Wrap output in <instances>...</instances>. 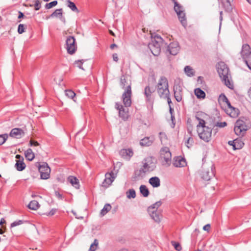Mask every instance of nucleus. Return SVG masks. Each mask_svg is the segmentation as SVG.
Returning <instances> with one entry per match:
<instances>
[{"label": "nucleus", "mask_w": 251, "mask_h": 251, "mask_svg": "<svg viewBox=\"0 0 251 251\" xmlns=\"http://www.w3.org/2000/svg\"><path fill=\"white\" fill-rule=\"evenodd\" d=\"M210 224H207L203 227V229L208 232L210 230Z\"/></svg>", "instance_id": "13d9d810"}, {"label": "nucleus", "mask_w": 251, "mask_h": 251, "mask_svg": "<svg viewBox=\"0 0 251 251\" xmlns=\"http://www.w3.org/2000/svg\"><path fill=\"white\" fill-rule=\"evenodd\" d=\"M68 181L75 188H79V180L76 177L70 176L68 177Z\"/></svg>", "instance_id": "b1692460"}, {"label": "nucleus", "mask_w": 251, "mask_h": 251, "mask_svg": "<svg viewBox=\"0 0 251 251\" xmlns=\"http://www.w3.org/2000/svg\"><path fill=\"white\" fill-rule=\"evenodd\" d=\"M151 218L156 222L159 223L160 221L161 214L157 211L151 210V211H148Z\"/></svg>", "instance_id": "4be33fe9"}, {"label": "nucleus", "mask_w": 251, "mask_h": 251, "mask_svg": "<svg viewBox=\"0 0 251 251\" xmlns=\"http://www.w3.org/2000/svg\"><path fill=\"white\" fill-rule=\"evenodd\" d=\"M8 138L7 134L0 135V145H2L7 140Z\"/></svg>", "instance_id": "09e8293b"}, {"label": "nucleus", "mask_w": 251, "mask_h": 251, "mask_svg": "<svg viewBox=\"0 0 251 251\" xmlns=\"http://www.w3.org/2000/svg\"><path fill=\"white\" fill-rule=\"evenodd\" d=\"M65 94L66 96H67L69 98L72 99H74V98L75 96V93L71 90H66L65 91Z\"/></svg>", "instance_id": "c03bdc74"}, {"label": "nucleus", "mask_w": 251, "mask_h": 251, "mask_svg": "<svg viewBox=\"0 0 251 251\" xmlns=\"http://www.w3.org/2000/svg\"><path fill=\"white\" fill-rule=\"evenodd\" d=\"M117 174L111 172L105 174V178L102 182V186L105 188L108 187L111 184L115 178L116 177Z\"/></svg>", "instance_id": "f8f14e48"}, {"label": "nucleus", "mask_w": 251, "mask_h": 251, "mask_svg": "<svg viewBox=\"0 0 251 251\" xmlns=\"http://www.w3.org/2000/svg\"><path fill=\"white\" fill-rule=\"evenodd\" d=\"M29 208L32 210H36L39 207V204L36 201H32L28 205Z\"/></svg>", "instance_id": "e433bc0d"}, {"label": "nucleus", "mask_w": 251, "mask_h": 251, "mask_svg": "<svg viewBox=\"0 0 251 251\" xmlns=\"http://www.w3.org/2000/svg\"><path fill=\"white\" fill-rule=\"evenodd\" d=\"M62 9L61 8L56 9L50 16V17H62Z\"/></svg>", "instance_id": "ea45409f"}, {"label": "nucleus", "mask_w": 251, "mask_h": 251, "mask_svg": "<svg viewBox=\"0 0 251 251\" xmlns=\"http://www.w3.org/2000/svg\"><path fill=\"white\" fill-rule=\"evenodd\" d=\"M115 108L119 111V115L124 120H126L128 118V112L126 109L123 106L116 102L115 104Z\"/></svg>", "instance_id": "2eb2a0df"}, {"label": "nucleus", "mask_w": 251, "mask_h": 251, "mask_svg": "<svg viewBox=\"0 0 251 251\" xmlns=\"http://www.w3.org/2000/svg\"><path fill=\"white\" fill-rule=\"evenodd\" d=\"M240 54L243 60L251 70V48L250 46L247 44H243Z\"/></svg>", "instance_id": "20e7f679"}, {"label": "nucleus", "mask_w": 251, "mask_h": 251, "mask_svg": "<svg viewBox=\"0 0 251 251\" xmlns=\"http://www.w3.org/2000/svg\"><path fill=\"white\" fill-rule=\"evenodd\" d=\"M226 1H223V7L226 11L230 10L231 9V5L230 4V0H225Z\"/></svg>", "instance_id": "79ce46f5"}, {"label": "nucleus", "mask_w": 251, "mask_h": 251, "mask_svg": "<svg viewBox=\"0 0 251 251\" xmlns=\"http://www.w3.org/2000/svg\"><path fill=\"white\" fill-rule=\"evenodd\" d=\"M155 88L160 98L166 97L170 95L168 81L164 76H161L160 77Z\"/></svg>", "instance_id": "f03ea898"}, {"label": "nucleus", "mask_w": 251, "mask_h": 251, "mask_svg": "<svg viewBox=\"0 0 251 251\" xmlns=\"http://www.w3.org/2000/svg\"><path fill=\"white\" fill-rule=\"evenodd\" d=\"M244 143L240 139L234 140L233 150H239L244 146Z\"/></svg>", "instance_id": "cd10ccee"}, {"label": "nucleus", "mask_w": 251, "mask_h": 251, "mask_svg": "<svg viewBox=\"0 0 251 251\" xmlns=\"http://www.w3.org/2000/svg\"><path fill=\"white\" fill-rule=\"evenodd\" d=\"M217 72L225 84L229 88L232 89L233 85L230 83L229 80L230 75L229 74V69L227 66L223 62L219 63L217 67Z\"/></svg>", "instance_id": "f257e3e1"}, {"label": "nucleus", "mask_w": 251, "mask_h": 251, "mask_svg": "<svg viewBox=\"0 0 251 251\" xmlns=\"http://www.w3.org/2000/svg\"><path fill=\"white\" fill-rule=\"evenodd\" d=\"M171 244L174 247L175 249L177 251H180L182 249L180 244L175 241H171Z\"/></svg>", "instance_id": "a18cd8bd"}, {"label": "nucleus", "mask_w": 251, "mask_h": 251, "mask_svg": "<svg viewBox=\"0 0 251 251\" xmlns=\"http://www.w3.org/2000/svg\"><path fill=\"white\" fill-rule=\"evenodd\" d=\"M159 138L161 143L165 142L167 140L166 134L163 132H160L159 133Z\"/></svg>", "instance_id": "de8ad7c7"}, {"label": "nucleus", "mask_w": 251, "mask_h": 251, "mask_svg": "<svg viewBox=\"0 0 251 251\" xmlns=\"http://www.w3.org/2000/svg\"><path fill=\"white\" fill-rule=\"evenodd\" d=\"M142 168L145 171L151 172L156 168V163L154 158L151 156H148L142 161Z\"/></svg>", "instance_id": "0eeeda50"}, {"label": "nucleus", "mask_w": 251, "mask_h": 251, "mask_svg": "<svg viewBox=\"0 0 251 251\" xmlns=\"http://www.w3.org/2000/svg\"><path fill=\"white\" fill-rule=\"evenodd\" d=\"M23 221L22 220L16 221L11 223L10 226L11 227H13L14 226L22 225L23 224Z\"/></svg>", "instance_id": "864d4df0"}, {"label": "nucleus", "mask_w": 251, "mask_h": 251, "mask_svg": "<svg viewBox=\"0 0 251 251\" xmlns=\"http://www.w3.org/2000/svg\"><path fill=\"white\" fill-rule=\"evenodd\" d=\"M193 139L191 137H189L185 142V144L188 148H190L193 145Z\"/></svg>", "instance_id": "3c124183"}, {"label": "nucleus", "mask_w": 251, "mask_h": 251, "mask_svg": "<svg viewBox=\"0 0 251 251\" xmlns=\"http://www.w3.org/2000/svg\"><path fill=\"white\" fill-rule=\"evenodd\" d=\"M201 178L205 180H209L211 178L214 176L213 172H212V168H210V171L209 169L202 168V170L201 172Z\"/></svg>", "instance_id": "dca6fc26"}, {"label": "nucleus", "mask_w": 251, "mask_h": 251, "mask_svg": "<svg viewBox=\"0 0 251 251\" xmlns=\"http://www.w3.org/2000/svg\"><path fill=\"white\" fill-rule=\"evenodd\" d=\"M92 244L94 245L95 247H98L99 245V242L98 240L95 239L94 241V243Z\"/></svg>", "instance_id": "69168bd1"}, {"label": "nucleus", "mask_w": 251, "mask_h": 251, "mask_svg": "<svg viewBox=\"0 0 251 251\" xmlns=\"http://www.w3.org/2000/svg\"><path fill=\"white\" fill-rule=\"evenodd\" d=\"M25 135L24 130L20 128H15L12 129L10 133L9 136L12 138L19 139L23 137Z\"/></svg>", "instance_id": "f3484780"}, {"label": "nucleus", "mask_w": 251, "mask_h": 251, "mask_svg": "<svg viewBox=\"0 0 251 251\" xmlns=\"http://www.w3.org/2000/svg\"><path fill=\"white\" fill-rule=\"evenodd\" d=\"M220 100L224 102H225L230 110H233L234 111H235V109L231 105L229 101L225 95L221 94L220 96Z\"/></svg>", "instance_id": "c85d7f7f"}, {"label": "nucleus", "mask_w": 251, "mask_h": 251, "mask_svg": "<svg viewBox=\"0 0 251 251\" xmlns=\"http://www.w3.org/2000/svg\"><path fill=\"white\" fill-rule=\"evenodd\" d=\"M111 209V206L109 204H105L103 208L100 211V215L101 216L105 215L108 211Z\"/></svg>", "instance_id": "4c0bfd02"}, {"label": "nucleus", "mask_w": 251, "mask_h": 251, "mask_svg": "<svg viewBox=\"0 0 251 251\" xmlns=\"http://www.w3.org/2000/svg\"><path fill=\"white\" fill-rule=\"evenodd\" d=\"M113 60L115 62H117L119 60L118 54L117 53H114L112 55Z\"/></svg>", "instance_id": "bf43d9fd"}, {"label": "nucleus", "mask_w": 251, "mask_h": 251, "mask_svg": "<svg viewBox=\"0 0 251 251\" xmlns=\"http://www.w3.org/2000/svg\"><path fill=\"white\" fill-rule=\"evenodd\" d=\"M227 124L226 122H217L216 126L219 127H224L226 126Z\"/></svg>", "instance_id": "6e6d98bb"}, {"label": "nucleus", "mask_w": 251, "mask_h": 251, "mask_svg": "<svg viewBox=\"0 0 251 251\" xmlns=\"http://www.w3.org/2000/svg\"><path fill=\"white\" fill-rule=\"evenodd\" d=\"M38 170L42 179H47L49 178L50 169L47 163H43L42 165H39Z\"/></svg>", "instance_id": "9b49d317"}, {"label": "nucleus", "mask_w": 251, "mask_h": 251, "mask_svg": "<svg viewBox=\"0 0 251 251\" xmlns=\"http://www.w3.org/2000/svg\"><path fill=\"white\" fill-rule=\"evenodd\" d=\"M57 4V1L54 0L50 3H47L45 5V8L47 9H49L52 8L53 6H56Z\"/></svg>", "instance_id": "49530a36"}, {"label": "nucleus", "mask_w": 251, "mask_h": 251, "mask_svg": "<svg viewBox=\"0 0 251 251\" xmlns=\"http://www.w3.org/2000/svg\"><path fill=\"white\" fill-rule=\"evenodd\" d=\"M251 127L249 121L247 120H238L235 124L234 130L237 135H241L243 132L246 131Z\"/></svg>", "instance_id": "39448f33"}, {"label": "nucleus", "mask_w": 251, "mask_h": 251, "mask_svg": "<svg viewBox=\"0 0 251 251\" xmlns=\"http://www.w3.org/2000/svg\"><path fill=\"white\" fill-rule=\"evenodd\" d=\"M140 192L144 197H147L150 194L149 189L146 185H142L140 187Z\"/></svg>", "instance_id": "2f4dec72"}, {"label": "nucleus", "mask_w": 251, "mask_h": 251, "mask_svg": "<svg viewBox=\"0 0 251 251\" xmlns=\"http://www.w3.org/2000/svg\"><path fill=\"white\" fill-rule=\"evenodd\" d=\"M197 132L199 137L204 142H208L211 139L212 128L207 126L198 127Z\"/></svg>", "instance_id": "423d86ee"}, {"label": "nucleus", "mask_w": 251, "mask_h": 251, "mask_svg": "<svg viewBox=\"0 0 251 251\" xmlns=\"http://www.w3.org/2000/svg\"><path fill=\"white\" fill-rule=\"evenodd\" d=\"M182 89L180 85L177 84L175 85L174 87V96L178 102H179L182 100Z\"/></svg>", "instance_id": "6ab92c4d"}, {"label": "nucleus", "mask_w": 251, "mask_h": 251, "mask_svg": "<svg viewBox=\"0 0 251 251\" xmlns=\"http://www.w3.org/2000/svg\"><path fill=\"white\" fill-rule=\"evenodd\" d=\"M97 249V247H95L94 245L91 244L89 249V251H95Z\"/></svg>", "instance_id": "e2e57ef3"}, {"label": "nucleus", "mask_w": 251, "mask_h": 251, "mask_svg": "<svg viewBox=\"0 0 251 251\" xmlns=\"http://www.w3.org/2000/svg\"><path fill=\"white\" fill-rule=\"evenodd\" d=\"M25 26L23 24H20L18 28V32L19 34H22L25 32Z\"/></svg>", "instance_id": "5fc2aeb1"}, {"label": "nucleus", "mask_w": 251, "mask_h": 251, "mask_svg": "<svg viewBox=\"0 0 251 251\" xmlns=\"http://www.w3.org/2000/svg\"><path fill=\"white\" fill-rule=\"evenodd\" d=\"M160 98H163V99H166L167 100L168 103L169 104V106L170 105V103L172 102V101H171V100L170 98V95H168V96L166 97H160Z\"/></svg>", "instance_id": "052dcab7"}, {"label": "nucleus", "mask_w": 251, "mask_h": 251, "mask_svg": "<svg viewBox=\"0 0 251 251\" xmlns=\"http://www.w3.org/2000/svg\"><path fill=\"white\" fill-rule=\"evenodd\" d=\"M33 5H30V6H33L35 10H38L41 8V3L39 0H35Z\"/></svg>", "instance_id": "8fccbe9b"}, {"label": "nucleus", "mask_w": 251, "mask_h": 251, "mask_svg": "<svg viewBox=\"0 0 251 251\" xmlns=\"http://www.w3.org/2000/svg\"><path fill=\"white\" fill-rule=\"evenodd\" d=\"M154 140L153 137H146L141 140L140 145L142 147H149L152 145Z\"/></svg>", "instance_id": "412c9836"}, {"label": "nucleus", "mask_w": 251, "mask_h": 251, "mask_svg": "<svg viewBox=\"0 0 251 251\" xmlns=\"http://www.w3.org/2000/svg\"><path fill=\"white\" fill-rule=\"evenodd\" d=\"M162 44V38L159 35H156L152 38L151 42L149 44L148 47L154 56H158L160 54V47Z\"/></svg>", "instance_id": "7ed1b4c3"}, {"label": "nucleus", "mask_w": 251, "mask_h": 251, "mask_svg": "<svg viewBox=\"0 0 251 251\" xmlns=\"http://www.w3.org/2000/svg\"><path fill=\"white\" fill-rule=\"evenodd\" d=\"M195 94L198 99H204L205 97V92L200 88H196L194 91Z\"/></svg>", "instance_id": "7c9ffc66"}, {"label": "nucleus", "mask_w": 251, "mask_h": 251, "mask_svg": "<svg viewBox=\"0 0 251 251\" xmlns=\"http://www.w3.org/2000/svg\"><path fill=\"white\" fill-rule=\"evenodd\" d=\"M66 49L70 54H74L76 50L75 40L73 36H69L66 41Z\"/></svg>", "instance_id": "1a4fd4ad"}, {"label": "nucleus", "mask_w": 251, "mask_h": 251, "mask_svg": "<svg viewBox=\"0 0 251 251\" xmlns=\"http://www.w3.org/2000/svg\"><path fill=\"white\" fill-rule=\"evenodd\" d=\"M179 49V46L177 42H172L168 46L167 50L171 54L175 55L178 52Z\"/></svg>", "instance_id": "a211bd4d"}, {"label": "nucleus", "mask_w": 251, "mask_h": 251, "mask_svg": "<svg viewBox=\"0 0 251 251\" xmlns=\"http://www.w3.org/2000/svg\"><path fill=\"white\" fill-rule=\"evenodd\" d=\"M174 4V9L177 14H178V13H180L182 11H184L183 7L177 2H175Z\"/></svg>", "instance_id": "37998d69"}, {"label": "nucleus", "mask_w": 251, "mask_h": 251, "mask_svg": "<svg viewBox=\"0 0 251 251\" xmlns=\"http://www.w3.org/2000/svg\"><path fill=\"white\" fill-rule=\"evenodd\" d=\"M154 92V90L151 88L149 85L147 86L144 89V94L146 98V100L147 101H151L152 100L151 96Z\"/></svg>", "instance_id": "aec40b11"}, {"label": "nucleus", "mask_w": 251, "mask_h": 251, "mask_svg": "<svg viewBox=\"0 0 251 251\" xmlns=\"http://www.w3.org/2000/svg\"><path fill=\"white\" fill-rule=\"evenodd\" d=\"M126 197L128 199L135 198L136 197V192L133 189H130L126 193Z\"/></svg>", "instance_id": "a19ab883"}, {"label": "nucleus", "mask_w": 251, "mask_h": 251, "mask_svg": "<svg viewBox=\"0 0 251 251\" xmlns=\"http://www.w3.org/2000/svg\"><path fill=\"white\" fill-rule=\"evenodd\" d=\"M173 111H174V109L170 105V113L171 114V118H172V120H173V118H174V117L172 115Z\"/></svg>", "instance_id": "0e129e2a"}, {"label": "nucleus", "mask_w": 251, "mask_h": 251, "mask_svg": "<svg viewBox=\"0 0 251 251\" xmlns=\"http://www.w3.org/2000/svg\"><path fill=\"white\" fill-rule=\"evenodd\" d=\"M184 72L189 76H193L195 75V71L194 69L189 66H186L184 68Z\"/></svg>", "instance_id": "473e14b6"}, {"label": "nucleus", "mask_w": 251, "mask_h": 251, "mask_svg": "<svg viewBox=\"0 0 251 251\" xmlns=\"http://www.w3.org/2000/svg\"><path fill=\"white\" fill-rule=\"evenodd\" d=\"M146 172L143 170L142 168H140V169L136 170L134 172L135 177L138 179L139 178H143L146 174Z\"/></svg>", "instance_id": "a878e982"}, {"label": "nucleus", "mask_w": 251, "mask_h": 251, "mask_svg": "<svg viewBox=\"0 0 251 251\" xmlns=\"http://www.w3.org/2000/svg\"><path fill=\"white\" fill-rule=\"evenodd\" d=\"M25 158L29 161L32 160L35 157L34 154L31 149H27L25 151Z\"/></svg>", "instance_id": "c756f323"}, {"label": "nucleus", "mask_w": 251, "mask_h": 251, "mask_svg": "<svg viewBox=\"0 0 251 251\" xmlns=\"http://www.w3.org/2000/svg\"><path fill=\"white\" fill-rule=\"evenodd\" d=\"M207 115L202 112H198L196 113L195 118L199 122V124L197 126V128L205 126V119Z\"/></svg>", "instance_id": "4468645a"}, {"label": "nucleus", "mask_w": 251, "mask_h": 251, "mask_svg": "<svg viewBox=\"0 0 251 251\" xmlns=\"http://www.w3.org/2000/svg\"><path fill=\"white\" fill-rule=\"evenodd\" d=\"M29 145L30 146H38L39 145V144L37 141H33V140H31L29 141Z\"/></svg>", "instance_id": "4d7b16f0"}, {"label": "nucleus", "mask_w": 251, "mask_h": 251, "mask_svg": "<svg viewBox=\"0 0 251 251\" xmlns=\"http://www.w3.org/2000/svg\"><path fill=\"white\" fill-rule=\"evenodd\" d=\"M121 154L122 155H126L129 157H131L133 155V152L131 149H123L121 151Z\"/></svg>", "instance_id": "c9c22d12"}, {"label": "nucleus", "mask_w": 251, "mask_h": 251, "mask_svg": "<svg viewBox=\"0 0 251 251\" xmlns=\"http://www.w3.org/2000/svg\"><path fill=\"white\" fill-rule=\"evenodd\" d=\"M162 204L161 201H159L157 202H156L155 203L153 204L151 206L148 207V211H151V210H157V209L159 207L161 206Z\"/></svg>", "instance_id": "f704fd0d"}, {"label": "nucleus", "mask_w": 251, "mask_h": 251, "mask_svg": "<svg viewBox=\"0 0 251 251\" xmlns=\"http://www.w3.org/2000/svg\"><path fill=\"white\" fill-rule=\"evenodd\" d=\"M178 17V19L181 22V24L183 26H185L187 25V21L185 16V13L184 11H182L180 13L177 14Z\"/></svg>", "instance_id": "393cba45"}, {"label": "nucleus", "mask_w": 251, "mask_h": 251, "mask_svg": "<svg viewBox=\"0 0 251 251\" xmlns=\"http://www.w3.org/2000/svg\"><path fill=\"white\" fill-rule=\"evenodd\" d=\"M23 158H22V160H17V162L15 164V167L16 169L19 171H22L24 170L25 168V164L23 162Z\"/></svg>", "instance_id": "bb28decb"}, {"label": "nucleus", "mask_w": 251, "mask_h": 251, "mask_svg": "<svg viewBox=\"0 0 251 251\" xmlns=\"http://www.w3.org/2000/svg\"><path fill=\"white\" fill-rule=\"evenodd\" d=\"M174 165L177 167H182L186 165V162L184 159L179 158L178 160H176Z\"/></svg>", "instance_id": "72a5a7b5"}, {"label": "nucleus", "mask_w": 251, "mask_h": 251, "mask_svg": "<svg viewBox=\"0 0 251 251\" xmlns=\"http://www.w3.org/2000/svg\"><path fill=\"white\" fill-rule=\"evenodd\" d=\"M172 155L169 149L164 147L160 150V158L164 164H169L171 161Z\"/></svg>", "instance_id": "9d476101"}, {"label": "nucleus", "mask_w": 251, "mask_h": 251, "mask_svg": "<svg viewBox=\"0 0 251 251\" xmlns=\"http://www.w3.org/2000/svg\"><path fill=\"white\" fill-rule=\"evenodd\" d=\"M83 63V60H78L77 61H75V65L77 67L79 68L84 70V69L82 67V64Z\"/></svg>", "instance_id": "603ef678"}, {"label": "nucleus", "mask_w": 251, "mask_h": 251, "mask_svg": "<svg viewBox=\"0 0 251 251\" xmlns=\"http://www.w3.org/2000/svg\"><path fill=\"white\" fill-rule=\"evenodd\" d=\"M56 212V209H52L48 213V215L49 216H52Z\"/></svg>", "instance_id": "680f3d73"}, {"label": "nucleus", "mask_w": 251, "mask_h": 251, "mask_svg": "<svg viewBox=\"0 0 251 251\" xmlns=\"http://www.w3.org/2000/svg\"><path fill=\"white\" fill-rule=\"evenodd\" d=\"M248 95L249 98L251 100V87L250 88L248 91Z\"/></svg>", "instance_id": "774afa93"}, {"label": "nucleus", "mask_w": 251, "mask_h": 251, "mask_svg": "<svg viewBox=\"0 0 251 251\" xmlns=\"http://www.w3.org/2000/svg\"><path fill=\"white\" fill-rule=\"evenodd\" d=\"M68 5L67 6L73 11L79 12V10L76 6L74 2L70 1V0H67Z\"/></svg>", "instance_id": "58836bf2"}, {"label": "nucleus", "mask_w": 251, "mask_h": 251, "mask_svg": "<svg viewBox=\"0 0 251 251\" xmlns=\"http://www.w3.org/2000/svg\"><path fill=\"white\" fill-rule=\"evenodd\" d=\"M120 86L125 91L131 90V80L127 75H123L120 77Z\"/></svg>", "instance_id": "6e6552de"}, {"label": "nucleus", "mask_w": 251, "mask_h": 251, "mask_svg": "<svg viewBox=\"0 0 251 251\" xmlns=\"http://www.w3.org/2000/svg\"><path fill=\"white\" fill-rule=\"evenodd\" d=\"M24 16V14L21 12V11H19V16H18V18L19 19H20V18H23Z\"/></svg>", "instance_id": "338daca9"}, {"label": "nucleus", "mask_w": 251, "mask_h": 251, "mask_svg": "<svg viewBox=\"0 0 251 251\" xmlns=\"http://www.w3.org/2000/svg\"><path fill=\"white\" fill-rule=\"evenodd\" d=\"M131 90H126L122 95L123 102L126 107H129L131 104Z\"/></svg>", "instance_id": "ddd939ff"}, {"label": "nucleus", "mask_w": 251, "mask_h": 251, "mask_svg": "<svg viewBox=\"0 0 251 251\" xmlns=\"http://www.w3.org/2000/svg\"><path fill=\"white\" fill-rule=\"evenodd\" d=\"M149 182L154 188L160 186V180L159 177L153 176L150 178Z\"/></svg>", "instance_id": "5701e85b"}]
</instances>
